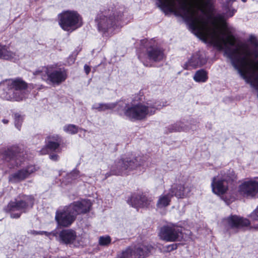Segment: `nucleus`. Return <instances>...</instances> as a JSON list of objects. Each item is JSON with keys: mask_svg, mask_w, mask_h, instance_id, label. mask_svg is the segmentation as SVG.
Here are the masks:
<instances>
[{"mask_svg": "<svg viewBox=\"0 0 258 258\" xmlns=\"http://www.w3.org/2000/svg\"><path fill=\"white\" fill-rule=\"evenodd\" d=\"M152 202V200L151 198H148L143 195L140 207H148L151 205Z\"/></svg>", "mask_w": 258, "mask_h": 258, "instance_id": "2f4dec72", "label": "nucleus"}, {"mask_svg": "<svg viewBox=\"0 0 258 258\" xmlns=\"http://www.w3.org/2000/svg\"><path fill=\"white\" fill-rule=\"evenodd\" d=\"M194 81L198 83L206 82L208 79V73L204 69L197 71L193 77Z\"/></svg>", "mask_w": 258, "mask_h": 258, "instance_id": "393cba45", "label": "nucleus"}, {"mask_svg": "<svg viewBox=\"0 0 258 258\" xmlns=\"http://www.w3.org/2000/svg\"><path fill=\"white\" fill-rule=\"evenodd\" d=\"M80 177L79 171L75 169L66 175L63 179V182H66V184L71 183L73 181L78 179Z\"/></svg>", "mask_w": 258, "mask_h": 258, "instance_id": "a878e982", "label": "nucleus"}, {"mask_svg": "<svg viewBox=\"0 0 258 258\" xmlns=\"http://www.w3.org/2000/svg\"><path fill=\"white\" fill-rule=\"evenodd\" d=\"M159 7L189 22L193 33L205 42L223 48L234 46L235 48H247L245 42L236 38L232 28L229 27L226 19L232 17L237 10L231 6H222V14L215 12L214 0H157Z\"/></svg>", "mask_w": 258, "mask_h": 258, "instance_id": "f257e3e1", "label": "nucleus"}, {"mask_svg": "<svg viewBox=\"0 0 258 258\" xmlns=\"http://www.w3.org/2000/svg\"><path fill=\"white\" fill-rule=\"evenodd\" d=\"M172 197L175 196L178 198H184L190 191V188L185 184H174L169 190Z\"/></svg>", "mask_w": 258, "mask_h": 258, "instance_id": "6ab92c4d", "label": "nucleus"}, {"mask_svg": "<svg viewBox=\"0 0 258 258\" xmlns=\"http://www.w3.org/2000/svg\"><path fill=\"white\" fill-rule=\"evenodd\" d=\"M166 133H172L175 132L186 131L188 130L187 126L182 122L178 121L176 123L169 125L166 127Z\"/></svg>", "mask_w": 258, "mask_h": 258, "instance_id": "5701e85b", "label": "nucleus"}, {"mask_svg": "<svg viewBox=\"0 0 258 258\" xmlns=\"http://www.w3.org/2000/svg\"><path fill=\"white\" fill-rule=\"evenodd\" d=\"M34 76H40L41 79L49 84L58 85L67 78L66 71L63 68H55L52 66L43 67L33 72Z\"/></svg>", "mask_w": 258, "mask_h": 258, "instance_id": "0eeeda50", "label": "nucleus"}, {"mask_svg": "<svg viewBox=\"0 0 258 258\" xmlns=\"http://www.w3.org/2000/svg\"><path fill=\"white\" fill-rule=\"evenodd\" d=\"M123 15L122 9L107 10L99 13L96 18L98 30L103 33H112Z\"/></svg>", "mask_w": 258, "mask_h": 258, "instance_id": "20e7f679", "label": "nucleus"}, {"mask_svg": "<svg viewBox=\"0 0 258 258\" xmlns=\"http://www.w3.org/2000/svg\"><path fill=\"white\" fill-rule=\"evenodd\" d=\"M15 125L18 130H20L23 120V117L18 113L14 114Z\"/></svg>", "mask_w": 258, "mask_h": 258, "instance_id": "c756f323", "label": "nucleus"}, {"mask_svg": "<svg viewBox=\"0 0 258 258\" xmlns=\"http://www.w3.org/2000/svg\"><path fill=\"white\" fill-rule=\"evenodd\" d=\"M38 169L39 167L35 165H28L10 174L9 177V181L12 183L23 181L35 173Z\"/></svg>", "mask_w": 258, "mask_h": 258, "instance_id": "4468645a", "label": "nucleus"}, {"mask_svg": "<svg viewBox=\"0 0 258 258\" xmlns=\"http://www.w3.org/2000/svg\"><path fill=\"white\" fill-rule=\"evenodd\" d=\"M63 131L70 134H76L78 133V127L74 124H67L63 126Z\"/></svg>", "mask_w": 258, "mask_h": 258, "instance_id": "c85d7f7f", "label": "nucleus"}, {"mask_svg": "<svg viewBox=\"0 0 258 258\" xmlns=\"http://www.w3.org/2000/svg\"><path fill=\"white\" fill-rule=\"evenodd\" d=\"M251 228H253L255 230H258V224L255 225L253 227H251Z\"/></svg>", "mask_w": 258, "mask_h": 258, "instance_id": "a18cd8bd", "label": "nucleus"}, {"mask_svg": "<svg viewBox=\"0 0 258 258\" xmlns=\"http://www.w3.org/2000/svg\"><path fill=\"white\" fill-rule=\"evenodd\" d=\"M77 238L76 232L73 229H64L61 231L58 235V241L63 244L73 243Z\"/></svg>", "mask_w": 258, "mask_h": 258, "instance_id": "f3484780", "label": "nucleus"}, {"mask_svg": "<svg viewBox=\"0 0 258 258\" xmlns=\"http://www.w3.org/2000/svg\"><path fill=\"white\" fill-rule=\"evenodd\" d=\"M225 221L231 228H242L248 226L250 224V222L248 219L237 216L229 217L227 219H225Z\"/></svg>", "mask_w": 258, "mask_h": 258, "instance_id": "a211bd4d", "label": "nucleus"}, {"mask_svg": "<svg viewBox=\"0 0 258 258\" xmlns=\"http://www.w3.org/2000/svg\"><path fill=\"white\" fill-rule=\"evenodd\" d=\"M84 70L87 75H88L90 72V68L87 64L84 66Z\"/></svg>", "mask_w": 258, "mask_h": 258, "instance_id": "79ce46f5", "label": "nucleus"}, {"mask_svg": "<svg viewBox=\"0 0 258 258\" xmlns=\"http://www.w3.org/2000/svg\"><path fill=\"white\" fill-rule=\"evenodd\" d=\"M207 57L204 51L199 50L192 54L191 58L184 64V69L190 70L200 67L207 62Z\"/></svg>", "mask_w": 258, "mask_h": 258, "instance_id": "2eb2a0df", "label": "nucleus"}, {"mask_svg": "<svg viewBox=\"0 0 258 258\" xmlns=\"http://www.w3.org/2000/svg\"><path fill=\"white\" fill-rule=\"evenodd\" d=\"M148 58L154 61H159L164 58V54L161 49H151L147 54Z\"/></svg>", "mask_w": 258, "mask_h": 258, "instance_id": "b1692460", "label": "nucleus"}, {"mask_svg": "<svg viewBox=\"0 0 258 258\" xmlns=\"http://www.w3.org/2000/svg\"><path fill=\"white\" fill-rule=\"evenodd\" d=\"M247 41L250 43L251 46L258 48V38L253 35H250Z\"/></svg>", "mask_w": 258, "mask_h": 258, "instance_id": "473e14b6", "label": "nucleus"}, {"mask_svg": "<svg viewBox=\"0 0 258 258\" xmlns=\"http://www.w3.org/2000/svg\"><path fill=\"white\" fill-rule=\"evenodd\" d=\"M144 158L141 157H125L116 160L111 165L109 172L105 175V178L111 175H123L144 164Z\"/></svg>", "mask_w": 258, "mask_h": 258, "instance_id": "39448f33", "label": "nucleus"}, {"mask_svg": "<svg viewBox=\"0 0 258 258\" xmlns=\"http://www.w3.org/2000/svg\"><path fill=\"white\" fill-rule=\"evenodd\" d=\"M57 233L56 231H55V230L52 231L51 232H48L46 231L44 232V234L46 236L49 237V239H51L53 237H55L57 238V240H58V236H57Z\"/></svg>", "mask_w": 258, "mask_h": 258, "instance_id": "72a5a7b5", "label": "nucleus"}, {"mask_svg": "<svg viewBox=\"0 0 258 258\" xmlns=\"http://www.w3.org/2000/svg\"><path fill=\"white\" fill-rule=\"evenodd\" d=\"M140 43L141 44V46L144 47V45H146V43H155V40L151 39L150 40L147 39H143L140 41Z\"/></svg>", "mask_w": 258, "mask_h": 258, "instance_id": "c9c22d12", "label": "nucleus"}, {"mask_svg": "<svg viewBox=\"0 0 258 258\" xmlns=\"http://www.w3.org/2000/svg\"><path fill=\"white\" fill-rule=\"evenodd\" d=\"M44 232H45V231H31V233L33 234H34V235H37V234L43 235V234H44Z\"/></svg>", "mask_w": 258, "mask_h": 258, "instance_id": "a19ab883", "label": "nucleus"}, {"mask_svg": "<svg viewBox=\"0 0 258 258\" xmlns=\"http://www.w3.org/2000/svg\"><path fill=\"white\" fill-rule=\"evenodd\" d=\"M2 122L5 124H7L9 122V120L6 119H3Z\"/></svg>", "mask_w": 258, "mask_h": 258, "instance_id": "c03bdc74", "label": "nucleus"}, {"mask_svg": "<svg viewBox=\"0 0 258 258\" xmlns=\"http://www.w3.org/2000/svg\"><path fill=\"white\" fill-rule=\"evenodd\" d=\"M142 195H133L132 196L130 201L128 202L129 203L131 204L132 206L135 208L140 207Z\"/></svg>", "mask_w": 258, "mask_h": 258, "instance_id": "cd10ccee", "label": "nucleus"}, {"mask_svg": "<svg viewBox=\"0 0 258 258\" xmlns=\"http://www.w3.org/2000/svg\"><path fill=\"white\" fill-rule=\"evenodd\" d=\"M15 52L9 49H0V58L4 59H11L15 58Z\"/></svg>", "mask_w": 258, "mask_h": 258, "instance_id": "bb28decb", "label": "nucleus"}, {"mask_svg": "<svg viewBox=\"0 0 258 258\" xmlns=\"http://www.w3.org/2000/svg\"><path fill=\"white\" fill-rule=\"evenodd\" d=\"M0 157L5 162L10 163L11 167L20 165L22 159L21 154L16 153L12 149L5 150L2 152Z\"/></svg>", "mask_w": 258, "mask_h": 258, "instance_id": "dca6fc26", "label": "nucleus"}, {"mask_svg": "<svg viewBox=\"0 0 258 258\" xmlns=\"http://www.w3.org/2000/svg\"><path fill=\"white\" fill-rule=\"evenodd\" d=\"M61 142V139L58 135L50 136L46 140V147L51 151L60 152V145Z\"/></svg>", "mask_w": 258, "mask_h": 258, "instance_id": "aec40b11", "label": "nucleus"}, {"mask_svg": "<svg viewBox=\"0 0 258 258\" xmlns=\"http://www.w3.org/2000/svg\"><path fill=\"white\" fill-rule=\"evenodd\" d=\"M236 176L233 170H224L212 178L211 187L214 194L218 196L225 194L228 189V182L234 180Z\"/></svg>", "mask_w": 258, "mask_h": 258, "instance_id": "1a4fd4ad", "label": "nucleus"}, {"mask_svg": "<svg viewBox=\"0 0 258 258\" xmlns=\"http://www.w3.org/2000/svg\"><path fill=\"white\" fill-rule=\"evenodd\" d=\"M243 2L245 3L247 1V0H241Z\"/></svg>", "mask_w": 258, "mask_h": 258, "instance_id": "de8ad7c7", "label": "nucleus"}, {"mask_svg": "<svg viewBox=\"0 0 258 258\" xmlns=\"http://www.w3.org/2000/svg\"><path fill=\"white\" fill-rule=\"evenodd\" d=\"M34 204V199L32 196L24 195L16 199L15 201H11L5 210L11 213V217L18 218L22 213L27 212L31 209Z\"/></svg>", "mask_w": 258, "mask_h": 258, "instance_id": "6e6552de", "label": "nucleus"}, {"mask_svg": "<svg viewBox=\"0 0 258 258\" xmlns=\"http://www.w3.org/2000/svg\"><path fill=\"white\" fill-rule=\"evenodd\" d=\"M152 248L150 245L144 244L130 246L119 253L117 258H145L149 255Z\"/></svg>", "mask_w": 258, "mask_h": 258, "instance_id": "9b49d317", "label": "nucleus"}, {"mask_svg": "<svg viewBox=\"0 0 258 258\" xmlns=\"http://www.w3.org/2000/svg\"><path fill=\"white\" fill-rule=\"evenodd\" d=\"M138 57L140 59H142V56H141V54H139V55H138Z\"/></svg>", "mask_w": 258, "mask_h": 258, "instance_id": "49530a36", "label": "nucleus"}, {"mask_svg": "<svg viewBox=\"0 0 258 258\" xmlns=\"http://www.w3.org/2000/svg\"><path fill=\"white\" fill-rule=\"evenodd\" d=\"M182 228L173 224L163 226L159 233V236L161 239L168 242L178 240L182 237Z\"/></svg>", "mask_w": 258, "mask_h": 258, "instance_id": "ddd939ff", "label": "nucleus"}, {"mask_svg": "<svg viewBox=\"0 0 258 258\" xmlns=\"http://www.w3.org/2000/svg\"><path fill=\"white\" fill-rule=\"evenodd\" d=\"M144 47H146V48H156L157 47L156 46V42L155 41V43H146V45H144Z\"/></svg>", "mask_w": 258, "mask_h": 258, "instance_id": "4c0bfd02", "label": "nucleus"}, {"mask_svg": "<svg viewBox=\"0 0 258 258\" xmlns=\"http://www.w3.org/2000/svg\"><path fill=\"white\" fill-rule=\"evenodd\" d=\"M4 93L2 97L8 100L19 101L25 98L26 83L21 79L7 80L1 84Z\"/></svg>", "mask_w": 258, "mask_h": 258, "instance_id": "423d86ee", "label": "nucleus"}, {"mask_svg": "<svg viewBox=\"0 0 258 258\" xmlns=\"http://www.w3.org/2000/svg\"><path fill=\"white\" fill-rule=\"evenodd\" d=\"M251 218L256 221H258V207L251 214Z\"/></svg>", "mask_w": 258, "mask_h": 258, "instance_id": "f704fd0d", "label": "nucleus"}, {"mask_svg": "<svg viewBox=\"0 0 258 258\" xmlns=\"http://www.w3.org/2000/svg\"><path fill=\"white\" fill-rule=\"evenodd\" d=\"M49 158L53 161H57L59 159V156L57 154H51L49 155Z\"/></svg>", "mask_w": 258, "mask_h": 258, "instance_id": "58836bf2", "label": "nucleus"}, {"mask_svg": "<svg viewBox=\"0 0 258 258\" xmlns=\"http://www.w3.org/2000/svg\"><path fill=\"white\" fill-rule=\"evenodd\" d=\"M118 102L113 103H95L92 106L91 109L93 110L97 111H105L108 110H112L117 106L118 107Z\"/></svg>", "mask_w": 258, "mask_h": 258, "instance_id": "412c9836", "label": "nucleus"}, {"mask_svg": "<svg viewBox=\"0 0 258 258\" xmlns=\"http://www.w3.org/2000/svg\"><path fill=\"white\" fill-rule=\"evenodd\" d=\"M237 195L246 198H254L258 195V179L250 178L243 181L237 188Z\"/></svg>", "mask_w": 258, "mask_h": 258, "instance_id": "f8f14e48", "label": "nucleus"}, {"mask_svg": "<svg viewBox=\"0 0 258 258\" xmlns=\"http://www.w3.org/2000/svg\"><path fill=\"white\" fill-rule=\"evenodd\" d=\"M160 108L159 102L149 100L146 102H131L120 101L118 103V112L132 120H141L155 113Z\"/></svg>", "mask_w": 258, "mask_h": 258, "instance_id": "f03ea898", "label": "nucleus"}, {"mask_svg": "<svg viewBox=\"0 0 258 258\" xmlns=\"http://www.w3.org/2000/svg\"><path fill=\"white\" fill-rule=\"evenodd\" d=\"M235 0H222V6L223 5L231 6Z\"/></svg>", "mask_w": 258, "mask_h": 258, "instance_id": "e433bc0d", "label": "nucleus"}, {"mask_svg": "<svg viewBox=\"0 0 258 258\" xmlns=\"http://www.w3.org/2000/svg\"><path fill=\"white\" fill-rule=\"evenodd\" d=\"M40 152H41V154H45L46 153V149H42L41 151H40Z\"/></svg>", "mask_w": 258, "mask_h": 258, "instance_id": "37998d69", "label": "nucleus"}, {"mask_svg": "<svg viewBox=\"0 0 258 258\" xmlns=\"http://www.w3.org/2000/svg\"><path fill=\"white\" fill-rule=\"evenodd\" d=\"M59 24L64 31L72 32L81 27L83 20L80 15L75 11H66L59 15Z\"/></svg>", "mask_w": 258, "mask_h": 258, "instance_id": "9d476101", "label": "nucleus"}, {"mask_svg": "<svg viewBox=\"0 0 258 258\" xmlns=\"http://www.w3.org/2000/svg\"><path fill=\"white\" fill-rule=\"evenodd\" d=\"M168 250L169 251H171L177 248V244H172L169 245L167 247Z\"/></svg>", "mask_w": 258, "mask_h": 258, "instance_id": "ea45409f", "label": "nucleus"}, {"mask_svg": "<svg viewBox=\"0 0 258 258\" xmlns=\"http://www.w3.org/2000/svg\"><path fill=\"white\" fill-rule=\"evenodd\" d=\"M111 241V237L108 235L100 236L99 238V244L101 246H107Z\"/></svg>", "mask_w": 258, "mask_h": 258, "instance_id": "7c9ffc66", "label": "nucleus"}, {"mask_svg": "<svg viewBox=\"0 0 258 258\" xmlns=\"http://www.w3.org/2000/svg\"><path fill=\"white\" fill-rule=\"evenodd\" d=\"M91 207L90 200H83L73 203L68 206L56 211L55 220L59 227L70 226L76 220L78 214L89 211Z\"/></svg>", "mask_w": 258, "mask_h": 258, "instance_id": "7ed1b4c3", "label": "nucleus"}, {"mask_svg": "<svg viewBox=\"0 0 258 258\" xmlns=\"http://www.w3.org/2000/svg\"><path fill=\"white\" fill-rule=\"evenodd\" d=\"M172 197V196L169 191L168 193H164L161 195L158 198L156 204L157 207L161 209L168 206L170 204Z\"/></svg>", "mask_w": 258, "mask_h": 258, "instance_id": "4be33fe9", "label": "nucleus"}]
</instances>
